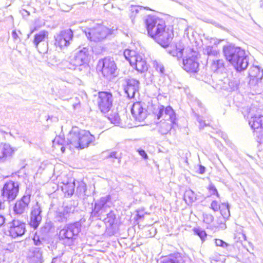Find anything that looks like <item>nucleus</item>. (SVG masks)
I'll list each match as a JSON object with an SVG mask.
<instances>
[{
    "mask_svg": "<svg viewBox=\"0 0 263 263\" xmlns=\"http://www.w3.org/2000/svg\"><path fill=\"white\" fill-rule=\"evenodd\" d=\"M145 24L147 33L162 47L169 45L174 37L172 29L166 28L165 22L155 16L148 15Z\"/></svg>",
    "mask_w": 263,
    "mask_h": 263,
    "instance_id": "nucleus-1",
    "label": "nucleus"
},
{
    "mask_svg": "<svg viewBox=\"0 0 263 263\" xmlns=\"http://www.w3.org/2000/svg\"><path fill=\"white\" fill-rule=\"evenodd\" d=\"M222 52L227 62L237 71L245 70L249 65V57L245 50L234 44H229L223 46Z\"/></svg>",
    "mask_w": 263,
    "mask_h": 263,
    "instance_id": "nucleus-2",
    "label": "nucleus"
},
{
    "mask_svg": "<svg viewBox=\"0 0 263 263\" xmlns=\"http://www.w3.org/2000/svg\"><path fill=\"white\" fill-rule=\"evenodd\" d=\"M91 52L90 47L79 46L76 50L74 56L69 61H63L62 65L69 69L85 72L89 68L88 62Z\"/></svg>",
    "mask_w": 263,
    "mask_h": 263,
    "instance_id": "nucleus-3",
    "label": "nucleus"
},
{
    "mask_svg": "<svg viewBox=\"0 0 263 263\" xmlns=\"http://www.w3.org/2000/svg\"><path fill=\"white\" fill-rule=\"evenodd\" d=\"M110 200L109 195L101 197L95 202L91 213L92 217H97L100 219L103 218L104 216L106 215V217L103 218V221L108 227H111L117 222L116 215L115 212L109 210L108 203Z\"/></svg>",
    "mask_w": 263,
    "mask_h": 263,
    "instance_id": "nucleus-4",
    "label": "nucleus"
},
{
    "mask_svg": "<svg viewBox=\"0 0 263 263\" xmlns=\"http://www.w3.org/2000/svg\"><path fill=\"white\" fill-rule=\"evenodd\" d=\"M95 137L89 131L73 127L67 135V144L73 148L83 149L95 141Z\"/></svg>",
    "mask_w": 263,
    "mask_h": 263,
    "instance_id": "nucleus-5",
    "label": "nucleus"
},
{
    "mask_svg": "<svg viewBox=\"0 0 263 263\" xmlns=\"http://www.w3.org/2000/svg\"><path fill=\"white\" fill-rule=\"evenodd\" d=\"M81 223L79 221L65 225L59 232L60 241L66 246H73L81 232Z\"/></svg>",
    "mask_w": 263,
    "mask_h": 263,
    "instance_id": "nucleus-6",
    "label": "nucleus"
},
{
    "mask_svg": "<svg viewBox=\"0 0 263 263\" xmlns=\"http://www.w3.org/2000/svg\"><path fill=\"white\" fill-rule=\"evenodd\" d=\"M148 108L149 112L157 117V119L162 118L165 121H170L172 123L176 124V114L170 106L164 107L159 104H154L151 101L148 102Z\"/></svg>",
    "mask_w": 263,
    "mask_h": 263,
    "instance_id": "nucleus-7",
    "label": "nucleus"
},
{
    "mask_svg": "<svg viewBox=\"0 0 263 263\" xmlns=\"http://www.w3.org/2000/svg\"><path fill=\"white\" fill-rule=\"evenodd\" d=\"M20 183L12 180L5 183L1 190L2 196L4 201L10 202L15 199L18 195Z\"/></svg>",
    "mask_w": 263,
    "mask_h": 263,
    "instance_id": "nucleus-8",
    "label": "nucleus"
},
{
    "mask_svg": "<svg viewBox=\"0 0 263 263\" xmlns=\"http://www.w3.org/2000/svg\"><path fill=\"white\" fill-rule=\"evenodd\" d=\"M98 67L101 68L102 73L106 79H110L117 75V67L112 58L105 57L100 60Z\"/></svg>",
    "mask_w": 263,
    "mask_h": 263,
    "instance_id": "nucleus-9",
    "label": "nucleus"
},
{
    "mask_svg": "<svg viewBox=\"0 0 263 263\" xmlns=\"http://www.w3.org/2000/svg\"><path fill=\"white\" fill-rule=\"evenodd\" d=\"M85 33L89 40L97 42L105 39L108 34L109 30L103 25H97L95 27L86 29Z\"/></svg>",
    "mask_w": 263,
    "mask_h": 263,
    "instance_id": "nucleus-10",
    "label": "nucleus"
},
{
    "mask_svg": "<svg viewBox=\"0 0 263 263\" xmlns=\"http://www.w3.org/2000/svg\"><path fill=\"white\" fill-rule=\"evenodd\" d=\"M73 37V31L70 29L61 31L54 36V45L60 49L68 47L72 41Z\"/></svg>",
    "mask_w": 263,
    "mask_h": 263,
    "instance_id": "nucleus-11",
    "label": "nucleus"
},
{
    "mask_svg": "<svg viewBox=\"0 0 263 263\" xmlns=\"http://www.w3.org/2000/svg\"><path fill=\"white\" fill-rule=\"evenodd\" d=\"M140 84L139 80L133 78L128 77L124 79L122 86L128 98H134L136 93H139Z\"/></svg>",
    "mask_w": 263,
    "mask_h": 263,
    "instance_id": "nucleus-12",
    "label": "nucleus"
},
{
    "mask_svg": "<svg viewBox=\"0 0 263 263\" xmlns=\"http://www.w3.org/2000/svg\"><path fill=\"white\" fill-rule=\"evenodd\" d=\"M97 102L101 112L103 114L108 112L111 109L112 104V94L106 91L99 92Z\"/></svg>",
    "mask_w": 263,
    "mask_h": 263,
    "instance_id": "nucleus-13",
    "label": "nucleus"
},
{
    "mask_svg": "<svg viewBox=\"0 0 263 263\" xmlns=\"http://www.w3.org/2000/svg\"><path fill=\"white\" fill-rule=\"evenodd\" d=\"M146 104L141 102H137L134 103L131 108V112L136 120L139 122L143 121L146 118L148 114L152 113L149 112L148 108V104L147 108H145Z\"/></svg>",
    "mask_w": 263,
    "mask_h": 263,
    "instance_id": "nucleus-14",
    "label": "nucleus"
},
{
    "mask_svg": "<svg viewBox=\"0 0 263 263\" xmlns=\"http://www.w3.org/2000/svg\"><path fill=\"white\" fill-rule=\"evenodd\" d=\"M31 194L26 191L25 194L17 200L14 206L13 211L15 214L21 215L27 212L31 200Z\"/></svg>",
    "mask_w": 263,
    "mask_h": 263,
    "instance_id": "nucleus-15",
    "label": "nucleus"
},
{
    "mask_svg": "<svg viewBox=\"0 0 263 263\" xmlns=\"http://www.w3.org/2000/svg\"><path fill=\"white\" fill-rule=\"evenodd\" d=\"M42 213L41 205L38 202H36L31 208L29 222L30 226L34 229L38 228L42 221Z\"/></svg>",
    "mask_w": 263,
    "mask_h": 263,
    "instance_id": "nucleus-16",
    "label": "nucleus"
},
{
    "mask_svg": "<svg viewBox=\"0 0 263 263\" xmlns=\"http://www.w3.org/2000/svg\"><path fill=\"white\" fill-rule=\"evenodd\" d=\"M26 224L20 220H13L9 223V235L13 238L23 236L25 232Z\"/></svg>",
    "mask_w": 263,
    "mask_h": 263,
    "instance_id": "nucleus-17",
    "label": "nucleus"
},
{
    "mask_svg": "<svg viewBox=\"0 0 263 263\" xmlns=\"http://www.w3.org/2000/svg\"><path fill=\"white\" fill-rule=\"evenodd\" d=\"M183 69L190 72H197L198 70L199 63L197 60V53L192 50L191 55H189L185 59H183Z\"/></svg>",
    "mask_w": 263,
    "mask_h": 263,
    "instance_id": "nucleus-18",
    "label": "nucleus"
},
{
    "mask_svg": "<svg viewBox=\"0 0 263 263\" xmlns=\"http://www.w3.org/2000/svg\"><path fill=\"white\" fill-rule=\"evenodd\" d=\"M14 149L9 144L0 143V163L9 161L14 153Z\"/></svg>",
    "mask_w": 263,
    "mask_h": 263,
    "instance_id": "nucleus-19",
    "label": "nucleus"
},
{
    "mask_svg": "<svg viewBox=\"0 0 263 263\" xmlns=\"http://www.w3.org/2000/svg\"><path fill=\"white\" fill-rule=\"evenodd\" d=\"M252 109L249 108L248 111V118L250 117L249 120V124L252 129L255 130L259 128H263V116L253 115L252 112Z\"/></svg>",
    "mask_w": 263,
    "mask_h": 263,
    "instance_id": "nucleus-20",
    "label": "nucleus"
},
{
    "mask_svg": "<svg viewBox=\"0 0 263 263\" xmlns=\"http://www.w3.org/2000/svg\"><path fill=\"white\" fill-rule=\"evenodd\" d=\"M132 61L133 63L130 65L138 72L143 73L147 70L148 65L143 55L140 54L137 59L134 58Z\"/></svg>",
    "mask_w": 263,
    "mask_h": 263,
    "instance_id": "nucleus-21",
    "label": "nucleus"
},
{
    "mask_svg": "<svg viewBox=\"0 0 263 263\" xmlns=\"http://www.w3.org/2000/svg\"><path fill=\"white\" fill-rule=\"evenodd\" d=\"M28 260L29 263H43V253L41 248H33L30 249Z\"/></svg>",
    "mask_w": 263,
    "mask_h": 263,
    "instance_id": "nucleus-22",
    "label": "nucleus"
},
{
    "mask_svg": "<svg viewBox=\"0 0 263 263\" xmlns=\"http://www.w3.org/2000/svg\"><path fill=\"white\" fill-rule=\"evenodd\" d=\"M203 53L207 56V62L211 61L219 57V52L216 47L213 46H207L203 49Z\"/></svg>",
    "mask_w": 263,
    "mask_h": 263,
    "instance_id": "nucleus-23",
    "label": "nucleus"
},
{
    "mask_svg": "<svg viewBox=\"0 0 263 263\" xmlns=\"http://www.w3.org/2000/svg\"><path fill=\"white\" fill-rule=\"evenodd\" d=\"M184 261L180 254L174 253L162 257L160 263H183Z\"/></svg>",
    "mask_w": 263,
    "mask_h": 263,
    "instance_id": "nucleus-24",
    "label": "nucleus"
},
{
    "mask_svg": "<svg viewBox=\"0 0 263 263\" xmlns=\"http://www.w3.org/2000/svg\"><path fill=\"white\" fill-rule=\"evenodd\" d=\"M249 75L251 79H255L256 82H258L263 77V70H260L258 66H252L249 69Z\"/></svg>",
    "mask_w": 263,
    "mask_h": 263,
    "instance_id": "nucleus-25",
    "label": "nucleus"
},
{
    "mask_svg": "<svg viewBox=\"0 0 263 263\" xmlns=\"http://www.w3.org/2000/svg\"><path fill=\"white\" fill-rule=\"evenodd\" d=\"M75 183L73 179H70L66 182H63L61 186L62 190L68 196L73 195L74 192Z\"/></svg>",
    "mask_w": 263,
    "mask_h": 263,
    "instance_id": "nucleus-26",
    "label": "nucleus"
},
{
    "mask_svg": "<svg viewBox=\"0 0 263 263\" xmlns=\"http://www.w3.org/2000/svg\"><path fill=\"white\" fill-rule=\"evenodd\" d=\"M184 48L182 43H179L176 45V48L167 50L168 53L173 57H177L178 60L181 59L183 57V51Z\"/></svg>",
    "mask_w": 263,
    "mask_h": 263,
    "instance_id": "nucleus-27",
    "label": "nucleus"
},
{
    "mask_svg": "<svg viewBox=\"0 0 263 263\" xmlns=\"http://www.w3.org/2000/svg\"><path fill=\"white\" fill-rule=\"evenodd\" d=\"M48 35V32L45 30H42L40 31L38 33L35 34L33 43L35 46V47L37 48L39 44L45 41L46 39H47Z\"/></svg>",
    "mask_w": 263,
    "mask_h": 263,
    "instance_id": "nucleus-28",
    "label": "nucleus"
},
{
    "mask_svg": "<svg viewBox=\"0 0 263 263\" xmlns=\"http://www.w3.org/2000/svg\"><path fill=\"white\" fill-rule=\"evenodd\" d=\"M197 199L196 194L191 189L186 190L184 194V200L189 205L195 202Z\"/></svg>",
    "mask_w": 263,
    "mask_h": 263,
    "instance_id": "nucleus-29",
    "label": "nucleus"
},
{
    "mask_svg": "<svg viewBox=\"0 0 263 263\" xmlns=\"http://www.w3.org/2000/svg\"><path fill=\"white\" fill-rule=\"evenodd\" d=\"M68 208L66 207L62 211H59L57 212L55 219L59 222H64L66 220L68 217Z\"/></svg>",
    "mask_w": 263,
    "mask_h": 263,
    "instance_id": "nucleus-30",
    "label": "nucleus"
},
{
    "mask_svg": "<svg viewBox=\"0 0 263 263\" xmlns=\"http://www.w3.org/2000/svg\"><path fill=\"white\" fill-rule=\"evenodd\" d=\"M209 63L211 65L212 70L214 72L217 71L219 69L224 67L223 61L219 59V58L212 60L211 62Z\"/></svg>",
    "mask_w": 263,
    "mask_h": 263,
    "instance_id": "nucleus-31",
    "label": "nucleus"
},
{
    "mask_svg": "<svg viewBox=\"0 0 263 263\" xmlns=\"http://www.w3.org/2000/svg\"><path fill=\"white\" fill-rule=\"evenodd\" d=\"M123 54L125 58L129 61L130 65L133 63V59H137V57L140 55V54L137 53L136 51L129 49H125Z\"/></svg>",
    "mask_w": 263,
    "mask_h": 263,
    "instance_id": "nucleus-32",
    "label": "nucleus"
},
{
    "mask_svg": "<svg viewBox=\"0 0 263 263\" xmlns=\"http://www.w3.org/2000/svg\"><path fill=\"white\" fill-rule=\"evenodd\" d=\"M229 83H230V79L227 77L224 78L221 80H219L215 85V88L228 90V89L230 88L228 86Z\"/></svg>",
    "mask_w": 263,
    "mask_h": 263,
    "instance_id": "nucleus-33",
    "label": "nucleus"
},
{
    "mask_svg": "<svg viewBox=\"0 0 263 263\" xmlns=\"http://www.w3.org/2000/svg\"><path fill=\"white\" fill-rule=\"evenodd\" d=\"M193 113L196 117L197 122L199 123V127L200 129H202L205 126H208L210 125V122L208 120H205L203 119V117L199 115L198 114L195 112L194 111H193Z\"/></svg>",
    "mask_w": 263,
    "mask_h": 263,
    "instance_id": "nucleus-34",
    "label": "nucleus"
},
{
    "mask_svg": "<svg viewBox=\"0 0 263 263\" xmlns=\"http://www.w3.org/2000/svg\"><path fill=\"white\" fill-rule=\"evenodd\" d=\"M175 124L171 122L170 123L163 122L161 124L159 131L162 134H166L173 128V125Z\"/></svg>",
    "mask_w": 263,
    "mask_h": 263,
    "instance_id": "nucleus-35",
    "label": "nucleus"
},
{
    "mask_svg": "<svg viewBox=\"0 0 263 263\" xmlns=\"http://www.w3.org/2000/svg\"><path fill=\"white\" fill-rule=\"evenodd\" d=\"M53 144L55 146L58 145H67L69 146V148H73V146L67 144V140H65L62 137L59 136L55 138V139L53 141Z\"/></svg>",
    "mask_w": 263,
    "mask_h": 263,
    "instance_id": "nucleus-36",
    "label": "nucleus"
},
{
    "mask_svg": "<svg viewBox=\"0 0 263 263\" xmlns=\"http://www.w3.org/2000/svg\"><path fill=\"white\" fill-rule=\"evenodd\" d=\"M87 191L86 184L81 182L79 183L78 186L77 188L76 192L80 196H84L86 195V192Z\"/></svg>",
    "mask_w": 263,
    "mask_h": 263,
    "instance_id": "nucleus-37",
    "label": "nucleus"
},
{
    "mask_svg": "<svg viewBox=\"0 0 263 263\" xmlns=\"http://www.w3.org/2000/svg\"><path fill=\"white\" fill-rule=\"evenodd\" d=\"M193 231L195 234L198 235L202 241H204L206 237L205 231L200 228H194Z\"/></svg>",
    "mask_w": 263,
    "mask_h": 263,
    "instance_id": "nucleus-38",
    "label": "nucleus"
},
{
    "mask_svg": "<svg viewBox=\"0 0 263 263\" xmlns=\"http://www.w3.org/2000/svg\"><path fill=\"white\" fill-rule=\"evenodd\" d=\"M215 242L217 246H219L223 248L227 249V250H229L230 248H231V246L230 244L220 239H215Z\"/></svg>",
    "mask_w": 263,
    "mask_h": 263,
    "instance_id": "nucleus-39",
    "label": "nucleus"
},
{
    "mask_svg": "<svg viewBox=\"0 0 263 263\" xmlns=\"http://www.w3.org/2000/svg\"><path fill=\"white\" fill-rule=\"evenodd\" d=\"M228 86L230 88H229V89H228L227 91H232L236 90L237 89L238 86V82L235 80L230 79V83H229Z\"/></svg>",
    "mask_w": 263,
    "mask_h": 263,
    "instance_id": "nucleus-40",
    "label": "nucleus"
},
{
    "mask_svg": "<svg viewBox=\"0 0 263 263\" xmlns=\"http://www.w3.org/2000/svg\"><path fill=\"white\" fill-rule=\"evenodd\" d=\"M32 239L33 240L34 244L35 246H39V247L43 246V238H41L40 236L37 234L36 232H35V233L34 234Z\"/></svg>",
    "mask_w": 263,
    "mask_h": 263,
    "instance_id": "nucleus-41",
    "label": "nucleus"
},
{
    "mask_svg": "<svg viewBox=\"0 0 263 263\" xmlns=\"http://www.w3.org/2000/svg\"><path fill=\"white\" fill-rule=\"evenodd\" d=\"M108 119L111 123L115 124H119L120 123V118L118 114H115L110 115L108 117Z\"/></svg>",
    "mask_w": 263,
    "mask_h": 263,
    "instance_id": "nucleus-42",
    "label": "nucleus"
},
{
    "mask_svg": "<svg viewBox=\"0 0 263 263\" xmlns=\"http://www.w3.org/2000/svg\"><path fill=\"white\" fill-rule=\"evenodd\" d=\"M154 67L156 70L159 72L161 74H163L164 72V68L163 65L160 63L155 62L154 63Z\"/></svg>",
    "mask_w": 263,
    "mask_h": 263,
    "instance_id": "nucleus-43",
    "label": "nucleus"
},
{
    "mask_svg": "<svg viewBox=\"0 0 263 263\" xmlns=\"http://www.w3.org/2000/svg\"><path fill=\"white\" fill-rule=\"evenodd\" d=\"M203 221L208 224L211 223L214 219L213 216L211 214H203Z\"/></svg>",
    "mask_w": 263,
    "mask_h": 263,
    "instance_id": "nucleus-44",
    "label": "nucleus"
},
{
    "mask_svg": "<svg viewBox=\"0 0 263 263\" xmlns=\"http://www.w3.org/2000/svg\"><path fill=\"white\" fill-rule=\"evenodd\" d=\"M130 11H131V15L130 17H135V15L139 12V7L137 6H132L130 9Z\"/></svg>",
    "mask_w": 263,
    "mask_h": 263,
    "instance_id": "nucleus-45",
    "label": "nucleus"
},
{
    "mask_svg": "<svg viewBox=\"0 0 263 263\" xmlns=\"http://www.w3.org/2000/svg\"><path fill=\"white\" fill-rule=\"evenodd\" d=\"M211 208L213 210V211L216 212L220 209V205L216 201L214 200L211 204Z\"/></svg>",
    "mask_w": 263,
    "mask_h": 263,
    "instance_id": "nucleus-46",
    "label": "nucleus"
},
{
    "mask_svg": "<svg viewBox=\"0 0 263 263\" xmlns=\"http://www.w3.org/2000/svg\"><path fill=\"white\" fill-rule=\"evenodd\" d=\"M209 189L210 191H211L212 194L216 195L218 197H219V194H218L216 188L213 184L210 185Z\"/></svg>",
    "mask_w": 263,
    "mask_h": 263,
    "instance_id": "nucleus-47",
    "label": "nucleus"
},
{
    "mask_svg": "<svg viewBox=\"0 0 263 263\" xmlns=\"http://www.w3.org/2000/svg\"><path fill=\"white\" fill-rule=\"evenodd\" d=\"M137 152H138L139 154L145 160H146L148 159V156L147 154L146 153L145 151L142 149H138L137 150Z\"/></svg>",
    "mask_w": 263,
    "mask_h": 263,
    "instance_id": "nucleus-48",
    "label": "nucleus"
},
{
    "mask_svg": "<svg viewBox=\"0 0 263 263\" xmlns=\"http://www.w3.org/2000/svg\"><path fill=\"white\" fill-rule=\"evenodd\" d=\"M107 158H116L119 160V162L120 161V157L117 155V153L116 152H112L110 153L109 155L106 157Z\"/></svg>",
    "mask_w": 263,
    "mask_h": 263,
    "instance_id": "nucleus-49",
    "label": "nucleus"
},
{
    "mask_svg": "<svg viewBox=\"0 0 263 263\" xmlns=\"http://www.w3.org/2000/svg\"><path fill=\"white\" fill-rule=\"evenodd\" d=\"M50 229L49 225L48 224H45L43 227H41V231L43 233H46L49 231Z\"/></svg>",
    "mask_w": 263,
    "mask_h": 263,
    "instance_id": "nucleus-50",
    "label": "nucleus"
},
{
    "mask_svg": "<svg viewBox=\"0 0 263 263\" xmlns=\"http://www.w3.org/2000/svg\"><path fill=\"white\" fill-rule=\"evenodd\" d=\"M5 220L6 219L4 216L0 214V228L4 225Z\"/></svg>",
    "mask_w": 263,
    "mask_h": 263,
    "instance_id": "nucleus-51",
    "label": "nucleus"
},
{
    "mask_svg": "<svg viewBox=\"0 0 263 263\" xmlns=\"http://www.w3.org/2000/svg\"><path fill=\"white\" fill-rule=\"evenodd\" d=\"M61 256L53 258L51 263H61Z\"/></svg>",
    "mask_w": 263,
    "mask_h": 263,
    "instance_id": "nucleus-52",
    "label": "nucleus"
},
{
    "mask_svg": "<svg viewBox=\"0 0 263 263\" xmlns=\"http://www.w3.org/2000/svg\"><path fill=\"white\" fill-rule=\"evenodd\" d=\"M198 171L200 174H202L204 173V172L205 171V167L201 165H200Z\"/></svg>",
    "mask_w": 263,
    "mask_h": 263,
    "instance_id": "nucleus-53",
    "label": "nucleus"
},
{
    "mask_svg": "<svg viewBox=\"0 0 263 263\" xmlns=\"http://www.w3.org/2000/svg\"><path fill=\"white\" fill-rule=\"evenodd\" d=\"M12 36L14 41H17L18 39V36L15 31H12Z\"/></svg>",
    "mask_w": 263,
    "mask_h": 263,
    "instance_id": "nucleus-54",
    "label": "nucleus"
},
{
    "mask_svg": "<svg viewBox=\"0 0 263 263\" xmlns=\"http://www.w3.org/2000/svg\"><path fill=\"white\" fill-rule=\"evenodd\" d=\"M137 217L138 219L143 218L144 214H143L142 212L138 211L137 214Z\"/></svg>",
    "mask_w": 263,
    "mask_h": 263,
    "instance_id": "nucleus-55",
    "label": "nucleus"
},
{
    "mask_svg": "<svg viewBox=\"0 0 263 263\" xmlns=\"http://www.w3.org/2000/svg\"><path fill=\"white\" fill-rule=\"evenodd\" d=\"M4 209H5L4 203L2 202V201L0 200V210H3Z\"/></svg>",
    "mask_w": 263,
    "mask_h": 263,
    "instance_id": "nucleus-56",
    "label": "nucleus"
},
{
    "mask_svg": "<svg viewBox=\"0 0 263 263\" xmlns=\"http://www.w3.org/2000/svg\"><path fill=\"white\" fill-rule=\"evenodd\" d=\"M62 146L61 147V150L62 151V152L63 153L65 152V148L64 147L65 145H61Z\"/></svg>",
    "mask_w": 263,
    "mask_h": 263,
    "instance_id": "nucleus-57",
    "label": "nucleus"
},
{
    "mask_svg": "<svg viewBox=\"0 0 263 263\" xmlns=\"http://www.w3.org/2000/svg\"><path fill=\"white\" fill-rule=\"evenodd\" d=\"M223 205H226L227 210L228 211V213H229V204L228 203H223Z\"/></svg>",
    "mask_w": 263,
    "mask_h": 263,
    "instance_id": "nucleus-58",
    "label": "nucleus"
},
{
    "mask_svg": "<svg viewBox=\"0 0 263 263\" xmlns=\"http://www.w3.org/2000/svg\"><path fill=\"white\" fill-rule=\"evenodd\" d=\"M259 5H260V8H262L263 10V1H260Z\"/></svg>",
    "mask_w": 263,
    "mask_h": 263,
    "instance_id": "nucleus-59",
    "label": "nucleus"
}]
</instances>
